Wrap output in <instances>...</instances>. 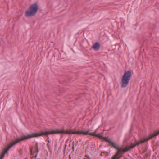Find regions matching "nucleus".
I'll return each instance as SVG.
<instances>
[{
    "label": "nucleus",
    "mask_w": 159,
    "mask_h": 159,
    "mask_svg": "<svg viewBox=\"0 0 159 159\" xmlns=\"http://www.w3.org/2000/svg\"><path fill=\"white\" fill-rule=\"evenodd\" d=\"M69 158H70V155L69 156Z\"/></svg>",
    "instance_id": "f3484780"
},
{
    "label": "nucleus",
    "mask_w": 159,
    "mask_h": 159,
    "mask_svg": "<svg viewBox=\"0 0 159 159\" xmlns=\"http://www.w3.org/2000/svg\"><path fill=\"white\" fill-rule=\"evenodd\" d=\"M126 152L120 151L119 153L118 151L113 157L112 159H119L122 156V154Z\"/></svg>",
    "instance_id": "0eeeda50"
},
{
    "label": "nucleus",
    "mask_w": 159,
    "mask_h": 159,
    "mask_svg": "<svg viewBox=\"0 0 159 159\" xmlns=\"http://www.w3.org/2000/svg\"><path fill=\"white\" fill-rule=\"evenodd\" d=\"M30 149V151H31V152L32 153V149Z\"/></svg>",
    "instance_id": "4468645a"
},
{
    "label": "nucleus",
    "mask_w": 159,
    "mask_h": 159,
    "mask_svg": "<svg viewBox=\"0 0 159 159\" xmlns=\"http://www.w3.org/2000/svg\"><path fill=\"white\" fill-rule=\"evenodd\" d=\"M38 9L39 6L37 3H33L26 11L25 15L27 17L34 16L37 13Z\"/></svg>",
    "instance_id": "20e7f679"
},
{
    "label": "nucleus",
    "mask_w": 159,
    "mask_h": 159,
    "mask_svg": "<svg viewBox=\"0 0 159 159\" xmlns=\"http://www.w3.org/2000/svg\"><path fill=\"white\" fill-rule=\"evenodd\" d=\"M107 152H102L100 154V155L102 156H103L104 155H105L106 156H107Z\"/></svg>",
    "instance_id": "ddd939ff"
},
{
    "label": "nucleus",
    "mask_w": 159,
    "mask_h": 159,
    "mask_svg": "<svg viewBox=\"0 0 159 159\" xmlns=\"http://www.w3.org/2000/svg\"><path fill=\"white\" fill-rule=\"evenodd\" d=\"M99 136H101V137H98V138L103 139L105 141H106V142H107L109 143L110 142H111V141L110 139H108L107 138L104 137L102 135H100V134H99Z\"/></svg>",
    "instance_id": "9d476101"
},
{
    "label": "nucleus",
    "mask_w": 159,
    "mask_h": 159,
    "mask_svg": "<svg viewBox=\"0 0 159 159\" xmlns=\"http://www.w3.org/2000/svg\"><path fill=\"white\" fill-rule=\"evenodd\" d=\"M158 134H159V130L157 131H155L153 133L150 134L148 137L144 138V139L140 140L138 142L136 140H135L134 143L133 144L132 143H131V145L129 147L126 146L125 148L123 149L122 151L124 152H126L130 149L133 148L135 146H138L139 144L142 143L146 141H147Z\"/></svg>",
    "instance_id": "f257e3e1"
},
{
    "label": "nucleus",
    "mask_w": 159,
    "mask_h": 159,
    "mask_svg": "<svg viewBox=\"0 0 159 159\" xmlns=\"http://www.w3.org/2000/svg\"><path fill=\"white\" fill-rule=\"evenodd\" d=\"M96 131L93 133L89 132V131H77V134H84V135H90L91 136H96L97 137H101V136H99V134H96Z\"/></svg>",
    "instance_id": "423d86ee"
},
{
    "label": "nucleus",
    "mask_w": 159,
    "mask_h": 159,
    "mask_svg": "<svg viewBox=\"0 0 159 159\" xmlns=\"http://www.w3.org/2000/svg\"><path fill=\"white\" fill-rule=\"evenodd\" d=\"M24 159H27V158H25Z\"/></svg>",
    "instance_id": "a211bd4d"
},
{
    "label": "nucleus",
    "mask_w": 159,
    "mask_h": 159,
    "mask_svg": "<svg viewBox=\"0 0 159 159\" xmlns=\"http://www.w3.org/2000/svg\"><path fill=\"white\" fill-rule=\"evenodd\" d=\"M100 47L99 43L98 42H96L92 46V48L94 50H99Z\"/></svg>",
    "instance_id": "1a4fd4ad"
},
{
    "label": "nucleus",
    "mask_w": 159,
    "mask_h": 159,
    "mask_svg": "<svg viewBox=\"0 0 159 159\" xmlns=\"http://www.w3.org/2000/svg\"><path fill=\"white\" fill-rule=\"evenodd\" d=\"M131 76L130 71H126L121 78V86L122 88L125 87L128 84Z\"/></svg>",
    "instance_id": "39448f33"
},
{
    "label": "nucleus",
    "mask_w": 159,
    "mask_h": 159,
    "mask_svg": "<svg viewBox=\"0 0 159 159\" xmlns=\"http://www.w3.org/2000/svg\"><path fill=\"white\" fill-rule=\"evenodd\" d=\"M112 146V147L114 148L115 149H116L118 151V153H119L120 151H122L123 149L119 148L116 145L114 142H113L111 141V142L109 143Z\"/></svg>",
    "instance_id": "6e6552de"
},
{
    "label": "nucleus",
    "mask_w": 159,
    "mask_h": 159,
    "mask_svg": "<svg viewBox=\"0 0 159 159\" xmlns=\"http://www.w3.org/2000/svg\"><path fill=\"white\" fill-rule=\"evenodd\" d=\"M47 146H48V147H49V145L48 144H47Z\"/></svg>",
    "instance_id": "2eb2a0df"
},
{
    "label": "nucleus",
    "mask_w": 159,
    "mask_h": 159,
    "mask_svg": "<svg viewBox=\"0 0 159 159\" xmlns=\"http://www.w3.org/2000/svg\"><path fill=\"white\" fill-rule=\"evenodd\" d=\"M77 134V131H72L71 130H60L58 129L55 130H52L49 131H45L40 132L39 133H35L34 136L35 137H38L43 135L47 136L48 134Z\"/></svg>",
    "instance_id": "f03ea898"
},
{
    "label": "nucleus",
    "mask_w": 159,
    "mask_h": 159,
    "mask_svg": "<svg viewBox=\"0 0 159 159\" xmlns=\"http://www.w3.org/2000/svg\"><path fill=\"white\" fill-rule=\"evenodd\" d=\"M34 148L36 150L35 151V152H38V143H36L35 144V146L34 147Z\"/></svg>",
    "instance_id": "9b49d317"
},
{
    "label": "nucleus",
    "mask_w": 159,
    "mask_h": 159,
    "mask_svg": "<svg viewBox=\"0 0 159 159\" xmlns=\"http://www.w3.org/2000/svg\"><path fill=\"white\" fill-rule=\"evenodd\" d=\"M5 153H2L0 156V159H2L5 156Z\"/></svg>",
    "instance_id": "f8f14e48"
},
{
    "label": "nucleus",
    "mask_w": 159,
    "mask_h": 159,
    "mask_svg": "<svg viewBox=\"0 0 159 159\" xmlns=\"http://www.w3.org/2000/svg\"><path fill=\"white\" fill-rule=\"evenodd\" d=\"M72 148H73V149H74V146H73L72 147Z\"/></svg>",
    "instance_id": "dca6fc26"
},
{
    "label": "nucleus",
    "mask_w": 159,
    "mask_h": 159,
    "mask_svg": "<svg viewBox=\"0 0 159 159\" xmlns=\"http://www.w3.org/2000/svg\"><path fill=\"white\" fill-rule=\"evenodd\" d=\"M32 137H35L34 136V133L32 134L28 135L27 136H21L20 138L16 139V140L11 143L7 146L6 148H5L4 151L3 153H5V154L9 150V149L13 146L16 144L20 142Z\"/></svg>",
    "instance_id": "7ed1b4c3"
}]
</instances>
